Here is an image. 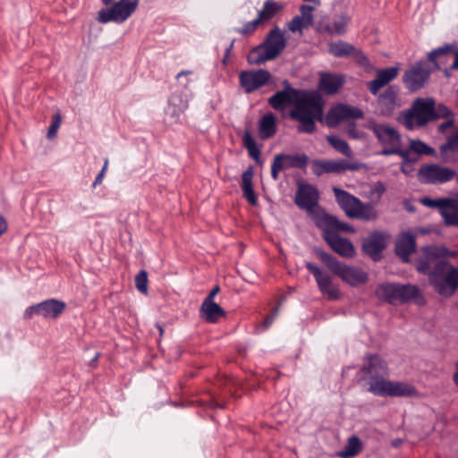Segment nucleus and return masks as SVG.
<instances>
[{"label": "nucleus", "instance_id": "obj_1", "mask_svg": "<svg viewBox=\"0 0 458 458\" xmlns=\"http://www.w3.org/2000/svg\"><path fill=\"white\" fill-rule=\"evenodd\" d=\"M283 85L284 89L271 96L267 100L268 104L277 111H283L287 106H293L289 112V117L299 123L298 132H314L316 121L323 120L324 102L322 98L318 93L296 89L288 81H284Z\"/></svg>", "mask_w": 458, "mask_h": 458}, {"label": "nucleus", "instance_id": "obj_2", "mask_svg": "<svg viewBox=\"0 0 458 458\" xmlns=\"http://www.w3.org/2000/svg\"><path fill=\"white\" fill-rule=\"evenodd\" d=\"M333 191L337 204L347 217L369 222L378 217L375 206L379 203L386 187L381 182L372 184L365 195L369 199L368 203L362 202L359 198L340 188L334 187Z\"/></svg>", "mask_w": 458, "mask_h": 458}, {"label": "nucleus", "instance_id": "obj_3", "mask_svg": "<svg viewBox=\"0 0 458 458\" xmlns=\"http://www.w3.org/2000/svg\"><path fill=\"white\" fill-rule=\"evenodd\" d=\"M435 120V100L432 98H416L411 106L398 116V122L408 130L423 127Z\"/></svg>", "mask_w": 458, "mask_h": 458}, {"label": "nucleus", "instance_id": "obj_4", "mask_svg": "<svg viewBox=\"0 0 458 458\" xmlns=\"http://www.w3.org/2000/svg\"><path fill=\"white\" fill-rule=\"evenodd\" d=\"M447 249L438 246H428L422 249V254L417 261V270L428 276L429 284L433 286L435 280H438L445 272L448 261L445 260Z\"/></svg>", "mask_w": 458, "mask_h": 458}, {"label": "nucleus", "instance_id": "obj_5", "mask_svg": "<svg viewBox=\"0 0 458 458\" xmlns=\"http://www.w3.org/2000/svg\"><path fill=\"white\" fill-rule=\"evenodd\" d=\"M359 381H365L368 391L377 394L375 389L380 388V384L386 382L388 376L387 363L377 354H367L360 370Z\"/></svg>", "mask_w": 458, "mask_h": 458}, {"label": "nucleus", "instance_id": "obj_6", "mask_svg": "<svg viewBox=\"0 0 458 458\" xmlns=\"http://www.w3.org/2000/svg\"><path fill=\"white\" fill-rule=\"evenodd\" d=\"M319 259L343 281L352 286L363 284L368 281V274L361 269L341 263L334 256L321 250H316Z\"/></svg>", "mask_w": 458, "mask_h": 458}, {"label": "nucleus", "instance_id": "obj_7", "mask_svg": "<svg viewBox=\"0 0 458 458\" xmlns=\"http://www.w3.org/2000/svg\"><path fill=\"white\" fill-rule=\"evenodd\" d=\"M318 199L319 192L314 185L303 182L298 184L294 202L301 209L307 212L316 225L317 217L320 216V213H326L318 206Z\"/></svg>", "mask_w": 458, "mask_h": 458}, {"label": "nucleus", "instance_id": "obj_8", "mask_svg": "<svg viewBox=\"0 0 458 458\" xmlns=\"http://www.w3.org/2000/svg\"><path fill=\"white\" fill-rule=\"evenodd\" d=\"M420 202L425 207L437 208L446 226L458 228V191L454 198H421Z\"/></svg>", "mask_w": 458, "mask_h": 458}, {"label": "nucleus", "instance_id": "obj_9", "mask_svg": "<svg viewBox=\"0 0 458 458\" xmlns=\"http://www.w3.org/2000/svg\"><path fill=\"white\" fill-rule=\"evenodd\" d=\"M457 177L455 170L439 164H425L418 171V179L422 183L443 184Z\"/></svg>", "mask_w": 458, "mask_h": 458}, {"label": "nucleus", "instance_id": "obj_10", "mask_svg": "<svg viewBox=\"0 0 458 458\" xmlns=\"http://www.w3.org/2000/svg\"><path fill=\"white\" fill-rule=\"evenodd\" d=\"M139 0H119L111 8L101 9L98 13V21L101 23L126 21L136 10Z\"/></svg>", "mask_w": 458, "mask_h": 458}, {"label": "nucleus", "instance_id": "obj_11", "mask_svg": "<svg viewBox=\"0 0 458 458\" xmlns=\"http://www.w3.org/2000/svg\"><path fill=\"white\" fill-rule=\"evenodd\" d=\"M370 129L383 146L381 155L390 156L397 152L396 148L402 144V139L395 128L385 123H374Z\"/></svg>", "mask_w": 458, "mask_h": 458}, {"label": "nucleus", "instance_id": "obj_12", "mask_svg": "<svg viewBox=\"0 0 458 458\" xmlns=\"http://www.w3.org/2000/svg\"><path fill=\"white\" fill-rule=\"evenodd\" d=\"M65 308L66 304L63 301L48 299L27 308L24 311V318L30 319L37 315L47 319H55L64 311Z\"/></svg>", "mask_w": 458, "mask_h": 458}, {"label": "nucleus", "instance_id": "obj_13", "mask_svg": "<svg viewBox=\"0 0 458 458\" xmlns=\"http://www.w3.org/2000/svg\"><path fill=\"white\" fill-rule=\"evenodd\" d=\"M430 70L428 68L426 62H418L410 69H408L403 76V81L410 91H417L420 89L427 80L429 78Z\"/></svg>", "mask_w": 458, "mask_h": 458}, {"label": "nucleus", "instance_id": "obj_14", "mask_svg": "<svg viewBox=\"0 0 458 458\" xmlns=\"http://www.w3.org/2000/svg\"><path fill=\"white\" fill-rule=\"evenodd\" d=\"M363 117L364 113L361 109L348 105L339 104L333 106L328 111L326 116V123L327 126L334 128L343 121L350 119H362Z\"/></svg>", "mask_w": 458, "mask_h": 458}, {"label": "nucleus", "instance_id": "obj_15", "mask_svg": "<svg viewBox=\"0 0 458 458\" xmlns=\"http://www.w3.org/2000/svg\"><path fill=\"white\" fill-rule=\"evenodd\" d=\"M433 285L435 291L444 297H452L458 290V267L450 263Z\"/></svg>", "mask_w": 458, "mask_h": 458}, {"label": "nucleus", "instance_id": "obj_16", "mask_svg": "<svg viewBox=\"0 0 458 458\" xmlns=\"http://www.w3.org/2000/svg\"><path fill=\"white\" fill-rule=\"evenodd\" d=\"M308 160L309 158L305 154H278L274 157L271 165V176L275 181H277L280 171L294 167L303 168L307 165Z\"/></svg>", "mask_w": 458, "mask_h": 458}, {"label": "nucleus", "instance_id": "obj_17", "mask_svg": "<svg viewBox=\"0 0 458 458\" xmlns=\"http://www.w3.org/2000/svg\"><path fill=\"white\" fill-rule=\"evenodd\" d=\"M312 172L320 176L323 174H341L344 171H356L361 167L360 164H350L345 160H319L312 161Z\"/></svg>", "mask_w": 458, "mask_h": 458}, {"label": "nucleus", "instance_id": "obj_18", "mask_svg": "<svg viewBox=\"0 0 458 458\" xmlns=\"http://www.w3.org/2000/svg\"><path fill=\"white\" fill-rule=\"evenodd\" d=\"M380 386L374 391L377 396H392V397H415L418 396L416 387L411 384L401 381L386 380L382 382Z\"/></svg>", "mask_w": 458, "mask_h": 458}, {"label": "nucleus", "instance_id": "obj_19", "mask_svg": "<svg viewBox=\"0 0 458 458\" xmlns=\"http://www.w3.org/2000/svg\"><path fill=\"white\" fill-rule=\"evenodd\" d=\"M306 267L314 276L318 289L328 300L335 301L340 298L339 289L333 284L332 278L328 274L323 272L311 262H306Z\"/></svg>", "mask_w": 458, "mask_h": 458}, {"label": "nucleus", "instance_id": "obj_20", "mask_svg": "<svg viewBox=\"0 0 458 458\" xmlns=\"http://www.w3.org/2000/svg\"><path fill=\"white\" fill-rule=\"evenodd\" d=\"M271 73L264 69L258 71H242L239 74L240 85L248 94L268 83Z\"/></svg>", "mask_w": 458, "mask_h": 458}, {"label": "nucleus", "instance_id": "obj_21", "mask_svg": "<svg viewBox=\"0 0 458 458\" xmlns=\"http://www.w3.org/2000/svg\"><path fill=\"white\" fill-rule=\"evenodd\" d=\"M377 103V108L382 115H392L395 110L403 106L398 88L394 85L388 86L384 92L378 96Z\"/></svg>", "mask_w": 458, "mask_h": 458}, {"label": "nucleus", "instance_id": "obj_22", "mask_svg": "<svg viewBox=\"0 0 458 458\" xmlns=\"http://www.w3.org/2000/svg\"><path fill=\"white\" fill-rule=\"evenodd\" d=\"M324 240L338 255L347 259L355 256L353 244L348 239L339 236L335 232H325Z\"/></svg>", "mask_w": 458, "mask_h": 458}, {"label": "nucleus", "instance_id": "obj_23", "mask_svg": "<svg viewBox=\"0 0 458 458\" xmlns=\"http://www.w3.org/2000/svg\"><path fill=\"white\" fill-rule=\"evenodd\" d=\"M386 247V237L383 233L373 232L362 242L363 251L373 260H378L381 252Z\"/></svg>", "mask_w": 458, "mask_h": 458}, {"label": "nucleus", "instance_id": "obj_24", "mask_svg": "<svg viewBox=\"0 0 458 458\" xmlns=\"http://www.w3.org/2000/svg\"><path fill=\"white\" fill-rule=\"evenodd\" d=\"M262 46L268 53L267 57L275 59L284 51L286 46L284 32L278 27L274 28L267 34Z\"/></svg>", "mask_w": 458, "mask_h": 458}, {"label": "nucleus", "instance_id": "obj_25", "mask_svg": "<svg viewBox=\"0 0 458 458\" xmlns=\"http://www.w3.org/2000/svg\"><path fill=\"white\" fill-rule=\"evenodd\" d=\"M398 67H388L378 70L376 78L368 82L369 90L372 95L376 96L383 87L394 81L398 76Z\"/></svg>", "mask_w": 458, "mask_h": 458}, {"label": "nucleus", "instance_id": "obj_26", "mask_svg": "<svg viewBox=\"0 0 458 458\" xmlns=\"http://www.w3.org/2000/svg\"><path fill=\"white\" fill-rule=\"evenodd\" d=\"M317 226L325 232L342 231L347 233H354V228L346 224L339 221L335 216H330L327 213H320V216L317 217Z\"/></svg>", "mask_w": 458, "mask_h": 458}, {"label": "nucleus", "instance_id": "obj_27", "mask_svg": "<svg viewBox=\"0 0 458 458\" xmlns=\"http://www.w3.org/2000/svg\"><path fill=\"white\" fill-rule=\"evenodd\" d=\"M301 14L296 15L293 19L288 23V29L292 32H297L303 29L309 28L313 22V11L314 7L310 5H301L300 8Z\"/></svg>", "mask_w": 458, "mask_h": 458}, {"label": "nucleus", "instance_id": "obj_28", "mask_svg": "<svg viewBox=\"0 0 458 458\" xmlns=\"http://www.w3.org/2000/svg\"><path fill=\"white\" fill-rule=\"evenodd\" d=\"M415 236L410 233H403L397 239L395 252L403 262L409 261V256L415 251Z\"/></svg>", "mask_w": 458, "mask_h": 458}, {"label": "nucleus", "instance_id": "obj_29", "mask_svg": "<svg viewBox=\"0 0 458 458\" xmlns=\"http://www.w3.org/2000/svg\"><path fill=\"white\" fill-rule=\"evenodd\" d=\"M344 83V77L341 74L321 73L318 89L327 95L335 94Z\"/></svg>", "mask_w": 458, "mask_h": 458}, {"label": "nucleus", "instance_id": "obj_30", "mask_svg": "<svg viewBox=\"0 0 458 458\" xmlns=\"http://www.w3.org/2000/svg\"><path fill=\"white\" fill-rule=\"evenodd\" d=\"M277 131L276 116L272 112L266 113L259 121L258 134L259 139L265 140L276 135Z\"/></svg>", "mask_w": 458, "mask_h": 458}, {"label": "nucleus", "instance_id": "obj_31", "mask_svg": "<svg viewBox=\"0 0 458 458\" xmlns=\"http://www.w3.org/2000/svg\"><path fill=\"white\" fill-rule=\"evenodd\" d=\"M410 301L422 305L425 300L417 286L411 284H399L398 303Z\"/></svg>", "mask_w": 458, "mask_h": 458}, {"label": "nucleus", "instance_id": "obj_32", "mask_svg": "<svg viewBox=\"0 0 458 458\" xmlns=\"http://www.w3.org/2000/svg\"><path fill=\"white\" fill-rule=\"evenodd\" d=\"M199 312L201 318L208 323H216L225 317V310L215 301H203Z\"/></svg>", "mask_w": 458, "mask_h": 458}, {"label": "nucleus", "instance_id": "obj_33", "mask_svg": "<svg viewBox=\"0 0 458 458\" xmlns=\"http://www.w3.org/2000/svg\"><path fill=\"white\" fill-rule=\"evenodd\" d=\"M398 284H381L375 290V294L377 299L393 305L398 303Z\"/></svg>", "mask_w": 458, "mask_h": 458}, {"label": "nucleus", "instance_id": "obj_34", "mask_svg": "<svg viewBox=\"0 0 458 458\" xmlns=\"http://www.w3.org/2000/svg\"><path fill=\"white\" fill-rule=\"evenodd\" d=\"M253 168L250 166L247 170H245L242 174V189L243 192V197L248 200V202L255 206L257 205L258 199L253 190L252 181H253Z\"/></svg>", "mask_w": 458, "mask_h": 458}, {"label": "nucleus", "instance_id": "obj_35", "mask_svg": "<svg viewBox=\"0 0 458 458\" xmlns=\"http://www.w3.org/2000/svg\"><path fill=\"white\" fill-rule=\"evenodd\" d=\"M283 4L275 0H267L263 8L259 12L258 19L261 23L267 22L273 19L282 9Z\"/></svg>", "mask_w": 458, "mask_h": 458}, {"label": "nucleus", "instance_id": "obj_36", "mask_svg": "<svg viewBox=\"0 0 458 458\" xmlns=\"http://www.w3.org/2000/svg\"><path fill=\"white\" fill-rule=\"evenodd\" d=\"M350 21V17L346 14L337 15L334 18L331 23L327 24L322 31L328 34L341 35L346 31L347 24Z\"/></svg>", "mask_w": 458, "mask_h": 458}, {"label": "nucleus", "instance_id": "obj_37", "mask_svg": "<svg viewBox=\"0 0 458 458\" xmlns=\"http://www.w3.org/2000/svg\"><path fill=\"white\" fill-rule=\"evenodd\" d=\"M361 452V443L358 437L352 436L348 439L345 447L338 453V456L343 458H352Z\"/></svg>", "mask_w": 458, "mask_h": 458}, {"label": "nucleus", "instance_id": "obj_38", "mask_svg": "<svg viewBox=\"0 0 458 458\" xmlns=\"http://www.w3.org/2000/svg\"><path fill=\"white\" fill-rule=\"evenodd\" d=\"M355 48L351 44L344 41H338L329 44V52L336 57L351 55L354 53Z\"/></svg>", "mask_w": 458, "mask_h": 458}, {"label": "nucleus", "instance_id": "obj_39", "mask_svg": "<svg viewBox=\"0 0 458 458\" xmlns=\"http://www.w3.org/2000/svg\"><path fill=\"white\" fill-rule=\"evenodd\" d=\"M243 146L247 148L249 155L257 162L260 158V149L250 131L246 130L242 136Z\"/></svg>", "mask_w": 458, "mask_h": 458}, {"label": "nucleus", "instance_id": "obj_40", "mask_svg": "<svg viewBox=\"0 0 458 458\" xmlns=\"http://www.w3.org/2000/svg\"><path fill=\"white\" fill-rule=\"evenodd\" d=\"M267 49L260 44L254 47L248 55V62L250 64L259 65L266 61L273 60V58L267 57Z\"/></svg>", "mask_w": 458, "mask_h": 458}, {"label": "nucleus", "instance_id": "obj_41", "mask_svg": "<svg viewBox=\"0 0 458 458\" xmlns=\"http://www.w3.org/2000/svg\"><path fill=\"white\" fill-rule=\"evenodd\" d=\"M327 140L335 150L345 157H351L352 156V151L345 140L334 135L327 136Z\"/></svg>", "mask_w": 458, "mask_h": 458}, {"label": "nucleus", "instance_id": "obj_42", "mask_svg": "<svg viewBox=\"0 0 458 458\" xmlns=\"http://www.w3.org/2000/svg\"><path fill=\"white\" fill-rule=\"evenodd\" d=\"M411 149L418 155H428L431 156L435 153L433 148L428 146L421 140H412L410 142Z\"/></svg>", "mask_w": 458, "mask_h": 458}, {"label": "nucleus", "instance_id": "obj_43", "mask_svg": "<svg viewBox=\"0 0 458 458\" xmlns=\"http://www.w3.org/2000/svg\"><path fill=\"white\" fill-rule=\"evenodd\" d=\"M148 273L146 270H140L135 276V285L139 292L143 294L148 293Z\"/></svg>", "mask_w": 458, "mask_h": 458}, {"label": "nucleus", "instance_id": "obj_44", "mask_svg": "<svg viewBox=\"0 0 458 458\" xmlns=\"http://www.w3.org/2000/svg\"><path fill=\"white\" fill-rule=\"evenodd\" d=\"M453 48L454 47L452 45H446L445 47H439L437 49H435L433 51H431L428 55V58L430 62L436 64L437 62V59L440 56H443V55H445L449 53H452L453 52Z\"/></svg>", "mask_w": 458, "mask_h": 458}, {"label": "nucleus", "instance_id": "obj_45", "mask_svg": "<svg viewBox=\"0 0 458 458\" xmlns=\"http://www.w3.org/2000/svg\"><path fill=\"white\" fill-rule=\"evenodd\" d=\"M448 150L458 152V131L452 137L448 138L447 141L440 148L442 155L445 154Z\"/></svg>", "mask_w": 458, "mask_h": 458}, {"label": "nucleus", "instance_id": "obj_46", "mask_svg": "<svg viewBox=\"0 0 458 458\" xmlns=\"http://www.w3.org/2000/svg\"><path fill=\"white\" fill-rule=\"evenodd\" d=\"M62 116L59 113H56L54 117L51 125L47 130V138L53 139L55 137L57 131L60 127Z\"/></svg>", "mask_w": 458, "mask_h": 458}, {"label": "nucleus", "instance_id": "obj_47", "mask_svg": "<svg viewBox=\"0 0 458 458\" xmlns=\"http://www.w3.org/2000/svg\"><path fill=\"white\" fill-rule=\"evenodd\" d=\"M259 24H261V22L257 17L255 20L246 22L242 29L238 30V32L242 35H250L257 30Z\"/></svg>", "mask_w": 458, "mask_h": 458}, {"label": "nucleus", "instance_id": "obj_48", "mask_svg": "<svg viewBox=\"0 0 458 458\" xmlns=\"http://www.w3.org/2000/svg\"><path fill=\"white\" fill-rule=\"evenodd\" d=\"M451 110L443 104H439L437 106H435V116L436 120L439 118H447L452 116Z\"/></svg>", "mask_w": 458, "mask_h": 458}, {"label": "nucleus", "instance_id": "obj_49", "mask_svg": "<svg viewBox=\"0 0 458 458\" xmlns=\"http://www.w3.org/2000/svg\"><path fill=\"white\" fill-rule=\"evenodd\" d=\"M402 144L399 145L396 149H397V152H394V155H399L402 158H403V162H416L417 161V158H413L411 159L410 157V155L411 152H413L411 149V147H409V148H406V149H403L401 148Z\"/></svg>", "mask_w": 458, "mask_h": 458}, {"label": "nucleus", "instance_id": "obj_50", "mask_svg": "<svg viewBox=\"0 0 458 458\" xmlns=\"http://www.w3.org/2000/svg\"><path fill=\"white\" fill-rule=\"evenodd\" d=\"M107 165H108V160L106 159L105 161V164H104V166L101 170V172L98 174V176L96 177L95 179V182H94V184L93 186L96 187L98 184H100L102 182V180H103V177H104V174L107 168Z\"/></svg>", "mask_w": 458, "mask_h": 458}, {"label": "nucleus", "instance_id": "obj_51", "mask_svg": "<svg viewBox=\"0 0 458 458\" xmlns=\"http://www.w3.org/2000/svg\"><path fill=\"white\" fill-rule=\"evenodd\" d=\"M220 292V287L216 285L203 301H214L215 296Z\"/></svg>", "mask_w": 458, "mask_h": 458}, {"label": "nucleus", "instance_id": "obj_52", "mask_svg": "<svg viewBox=\"0 0 458 458\" xmlns=\"http://www.w3.org/2000/svg\"><path fill=\"white\" fill-rule=\"evenodd\" d=\"M454 125V120L453 119H449L444 123H442L441 124L438 125V131L439 132H445V130H447L448 128L452 127Z\"/></svg>", "mask_w": 458, "mask_h": 458}, {"label": "nucleus", "instance_id": "obj_53", "mask_svg": "<svg viewBox=\"0 0 458 458\" xmlns=\"http://www.w3.org/2000/svg\"><path fill=\"white\" fill-rule=\"evenodd\" d=\"M412 170H413L412 163H411V162H402V164H401V171L403 174H407L410 172H411Z\"/></svg>", "mask_w": 458, "mask_h": 458}, {"label": "nucleus", "instance_id": "obj_54", "mask_svg": "<svg viewBox=\"0 0 458 458\" xmlns=\"http://www.w3.org/2000/svg\"><path fill=\"white\" fill-rule=\"evenodd\" d=\"M277 310H278V308H276L274 312H273V314L271 316H269V317L265 318V320H264V327H269L272 324Z\"/></svg>", "mask_w": 458, "mask_h": 458}, {"label": "nucleus", "instance_id": "obj_55", "mask_svg": "<svg viewBox=\"0 0 458 458\" xmlns=\"http://www.w3.org/2000/svg\"><path fill=\"white\" fill-rule=\"evenodd\" d=\"M7 230V222L3 216H0V236Z\"/></svg>", "mask_w": 458, "mask_h": 458}, {"label": "nucleus", "instance_id": "obj_56", "mask_svg": "<svg viewBox=\"0 0 458 458\" xmlns=\"http://www.w3.org/2000/svg\"><path fill=\"white\" fill-rule=\"evenodd\" d=\"M359 63L365 67L370 65L369 60L363 55L359 57Z\"/></svg>", "mask_w": 458, "mask_h": 458}, {"label": "nucleus", "instance_id": "obj_57", "mask_svg": "<svg viewBox=\"0 0 458 458\" xmlns=\"http://www.w3.org/2000/svg\"><path fill=\"white\" fill-rule=\"evenodd\" d=\"M451 69L458 70V50L454 52V61L451 64Z\"/></svg>", "mask_w": 458, "mask_h": 458}, {"label": "nucleus", "instance_id": "obj_58", "mask_svg": "<svg viewBox=\"0 0 458 458\" xmlns=\"http://www.w3.org/2000/svg\"><path fill=\"white\" fill-rule=\"evenodd\" d=\"M348 134L352 138H358V134L356 133V130L354 127L348 129Z\"/></svg>", "mask_w": 458, "mask_h": 458}, {"label": "nucleus", "instance_id": "obj_59", "mask_svg": "<svg viewBox=\"0 0 458 458\" xmlns=\"http://www.w3.org/2000/svg\"><path fill=\"white\" fill-rule=\"evenodd\" d=\"M233 46V43L232 42L231 45L229 46V47L225 51V55L224 61H223L225 64L226 62V58L229 56V55L232 51Z\"/></svg>", "mask_w": 458, "mask_h": 458}, {"label": "nucleus", "instance_id": "obj_60", "mask_svg": "<svg viewBox=\"0 0 458 458\" xmlns=\"http://www.w3.org/2000/svg\"><path fill=\"white\" fill-rule=\"evenodd\" d=\"M454 384L458 386V362L456 363V372L453 376Z\"/></svg>", "mask_w": 458, "mask_h": 458}, {"label": "nucleus", "instance_id": "obj_61", "mask_svg": "<svg viewBox=\"0 0 458 458\" xmlns=\"http://www.w3.org/2000/svg\"><path fill=\"white\" fill-rule=\"evenodd\" d=\"M446 257H451V258L458 257V250H456V251H450V250H447V254H445V258Z\"/></svg>", "mask_w": 458, "mask_h": 458}, {"label": "nucleus", "instance_id": "obj_62", "mask_svg": "<svg viewBox=\"0 0 458 458\" xmlns=\"http://www.w3.org/2000/svg\"><path fill=\"white\" fill-rule=\"evenodd\" d=\"M402 440L401 439H394L393 442H392V445L395 447L399 446L401 444H402Z\"/></svg>", "mask_w": 458, "mask_h": 458}, {"label": "nucleus", "instance_id": "obj_63", "mask_svg": "<svg viewBox=\"0 0 458 458\" xmlns=\"http://www.w3.org/2000/svg\"><path fill=\"white\" fill-rule=\"evenodd\" d=\"M157 328H158V331H159L160 335H163V333H164V329H163V327H162L161 326H159V325H157Z\"/></svg>", "mask_w": 458, "mask_h": 458}, {"label": "nucleus", "instance_id": "obj_64", "mask_svg": "<svg viewBox=\"0 0 458 458\" xmlns=\"http://www.w3.org/2000/svg\"><path fill=\"white\" fill-rule=\"evenodd\" d=\"M212 405L215 407H223V405L218 404L216 402L213 401Z\"/></svg>", "mask_w": 458, "mask_h": 458}]
</instances>
